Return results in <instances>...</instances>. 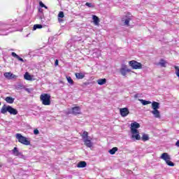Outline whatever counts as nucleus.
<instances>
[{"label": "nucleus", "instance_id": "1", "mask_svg": "<svg viewBox=\"0 0 179 179\" xmlns=\"http://www.w3.org/2000/svg\"><path fill=\"white\" fill-rule=\"evenodd\" d=\"M138 128H141V124H139V123L134 122L131 124V132L132 134L131 138L136 141H141V135H139Z\"/></svg>", "mask_w": 179, "mask_h": 179}, {"label": "nucleus", "instance_id": "2", "mask_svg": "<svg viewBox=\"0 0 179 179\" xmlns=\"http://www.w3.org/2000/svg\"><path fill=\"white\" fill-rule=\"evenodd\" d=\"M40 100L43 106L51 105V95L50 94L43 93L41 94Z\"/></svg>", "mask_w": 179, "mask_h": 179}, {"label": "nucleus", "instance_id": "3", "mask_svg": "<svg viewBox=\"0 0 179 179\" xmlns=\"http://www.w3.org/2000/svg\"><path fill=\"white\" fill-rule=\"evenodd\" d=\"M15 138L20 143H22V145H24L25 146H29V145H30V141H29L27 138L23 136L22 134H16Z\"/></svg>", "mask_w": 179, "mask_h": 179}, {"label": "nucleus", "instance_id": "4", "mask_svg": "<svg viewBox=\"0 0 179 179\" xmlns=\"http://www.w3.org/2000/svg\"><path fill=\"white\" fill-rule=\"evenodd\" d=\"M161 159H162V160H164L168 166H170L171 167H174V164L171 161H170L171 158L167 152L162 153Z\"/></svg>", "mask_w": 179, "mask_h": 179}, {"label": "nucleus", "instance_id": "5", "mask_svg": "<svg viewBox=\"0 0 179 179\" xmlns=\"http://www.w3.org/2000/svg\"><path fill=\"white\" fill-rule=\"evenodd\" d=\"M129 65L132 69H142V64L135 60L129 62Z\"/></svg>", "mask_w": 179, "mask_h": 179}, {"label": "nucleus", "instance_id": "6", "mask_svg": "<svg viewBox=\"0 0 179 179\" xmlns=\"http://www.w3.org/2000/svg\"><path fill=\"white\" fill-rule=\"evenodd\" d=\"M131 72V69H128L127 65H124L123 67L120 69V73L122 76H126L127 73Z\"/></svg>", "mask_w": 179, "mask_h": 179}, {"label": "nucleus", "instance_id": "7", "mask_svg": "<svg viewBox=\"0 0 179 179\" xmlns=\"http://www.w3.org/2000/svg\"><path fill=\"white\" fill-rule=\"evenodd\" d=\"M120 113L122 117H127L129 114V109L128 108H120Z\"/></svg>", "mask_w": 179, "mask_h": 179}, {"label": "nucleus", "instance_id": "8", "mask_svg": "<svg viewBox=\"0 0 179 179\" xmlns=\"http://www.w3.org/2000/svg\"><path fill=\"white\" fill-rule=\"evenodd\" d=\"M83 142H84V145L87 148H93V143L92 142V140H90L89 138H86V139L83 140Z\"/></svg>", "mask_w": 179, "mask_h": 179}, {"label": "nucleus", "instance_id": "9", "mask_svg": "<svg viewBox=\"0 0 179 179\" xmlns=\"http://www.w3.org/2000/svg\"><path fill=\"white\" fill-rule=\"evenodd\" d=\"M72 114H73L74 115H78V114H80V107L76 106L72 108Z\"/></svg>", "mask_w": 179, "mask_h": 179}, {"label": "nucleus", "instance_id": "10", "mask_svg": "<svg viewBox=\"0 0 179 179\" xmlns=\"http://www.w3.org/2000/svg\"><path fill=\"white\" fill-rule=\"evenodd\" d=\"M92 20L95 26H99V24H100V18H99V17L96 15H92Z\"/></svg>", "mask_w": 179, "mask_h": 179}, {"label": "nucleus", "instance_id": "11", "mask_svg": "<svg viewBox=\"0 0 179 179\" xmlns=\"http://www.w3.org/2000/svg\"><path fill=\"white\" fill-rule=\"evenodd\" d=\"M9 107L10 106H6V105H3L1 109V114H6V113H9Z\"/></svg>", "mask_w": 179, "mask_h": 179}, {"label": "nucleus", "instance_id": "12", "mask_svg": "<svg viewBox=\"0 0 179 179\" xmlns=\"http://www.w3.org/2000/svg\"><path fill=\"white\" fill-rule=\"evenodd\" d=\"M152 110H158V108H160V103L157 101H152Z\"/></svg>", "mask_w": 179, "mask_h": 179}, {"label": "nucleus", "instance_id": "13", "mask_svg": "<svg viewBox=\"0 0 179 179\" xmlns=\"http://www.w3.org/2000/svg\"><path fill=\"white\" fill-rule=\"evenodd\" d=\"M155 118H160V111L158 109H154L151 111Z\"/></svg>", "mask_w": 179, "mask_h": 179}, {"label": "nucleus", "instance_id": "14", "mask_svg": "<svg viewBox=\"0 0 179 179\" xmlns=\"http://www.w3.org/2000/svg\"><path fill=\"white\" fill-rule=\"evenodd\" d=\"M86 166H87V164L85 161H81V162H78L77 164V167L78 169H83V168L86 167Z\"/></svg>", "mask_w": 179, "mask_h": 179}, {"label": "nucleus", "instance_id": "15", "mask_svg": "<svg viewBox=\"0 0 179 179\" xmlns=\"http://www.w3.org/2000/svg\"><path fill=\"white\" fill-rule=\"evenodd\" d=\"M96 83L100 86H103V85H106L107 83V79L106 78H101L96 80Z\"/></svg>", "mask_w": 179, "mask_h": 179}, {"label": "nucleus", "instance_id": "16", "mask_svg": "<svg viewBox=\"0 0 179 179\" xmlns=\"http://www.w3.org/2000/svg\"><path fill=\"white\" fill-rule=\"evenodd\" d=\"M8 113L13 115H17V110L12 108V106H10L8 108Z\"/></svg>", "mask_w": 179, "mask_h": 179}, {"label": "nucleus", "instance_id": "17", "mask_svg": "<svg viewBox=\"0 0 179 179\" xmlns=\"http://www.w3.org/2000/svg\"><path fill=\"white\" fill-rule=\"evenodd\" d=\"M5 101H6V103H8V104H13L15 99L12 96H6L5 99Z\"/></svg>", "mask_w": 179, "mask_h": 179}, {"label": "nucleus", "instance_id": "18", "mask_svg": "<svg viewBox=\"0 0 179 179\" xmlns=\"http://www.w3.org/2000/svg\"><path fill=\"white\" fill-rule=\"evenodd\" d=\"M12 57H13L14 58H16L17 59H18V61H21V62H24V60L22 57H19V55H17L15 52H13L11 53Z\"/></svg>", "mask_w": 179, "mask_h": 179}, {"label": "nucleus", "instance_id": "19", "mask_svg": "<svg viewBox=\"0 0 179 179\" xmlns=\"http://www.w3.org/2000/svg\"><path fill=\"white\" fill-rule=\"evenodd\" d=\"M13 153L14 156H20L22 155V152H19V150H17V148L15 147L13 150Z\"/></svg>", "mask_w": 179, "mask_h": 179}, {"label": "nucleus", "instance_id": "20", "mask_svg": "<svg viewBox=\"0 0 179 179\" xmlns=\"http://www.w3.org/2000/svg\"><path fill=\"white\" fill-rule=\"evenodd\" d=\"M75 76L77 79H83L85 78V73H76Z\"/></svg>", "mask_w": 179, "mask_h": 179}, {"label": "nucleus", "instance_id": "21", "mask_svg": "<svg viewBox=\"0 0 179 179\" xmlns=\"http://www.w3.org/2000/svg\"><path fill=\"white\" fill-rule=\"evenodd\" d=\"M166 64H167V62H166V60L161 59L160 62L158 63L159 65H160V66H162V68H166Z\"/></svg>", "mask_w": 179, "mask_h": 179}, {"label": "nucleus", "instance_id": "22", "mask_svg": "<svg viewBox=\"0 0 179 179\" xmlns=\"http://www.w3.org/2000/svg\"><path fill=\"white\" fill-rule=\"evenodd\" d=\"M83 141H85V139H89V133L86 131H85L83 132V134L81 135Z\"/></svg>", "mask_w": 179, "mask_h": 179}, {"label": "nucleus", "instance_id": "23", "mask_svg": "<svg viewBox=\"0 0 179 179\" xmlns=\"http://www.w3.org/2000/svg\"><path fill=\"white\" fill-rule=\"evenodd\" d=\"M115 152H118V148L114 147L109 150L110 155H115Z\"/></svg>", "mask_w": 179, "mask_h": 179}, {"label": "nucleus", "instance_id": "24", "mask_svg": "<svg viewBox=\"0 0 179 179\" xmlns=\"http://www.w3.org/2000/svg\"><path fill=\"white\" fill-rule=\"evenodd\" d=\"M140 101L143 104V106H148V104H152V102L150 101L141 99L140 100Z\"/></svg>", "mask_w": 179, "mask_h": 179}, {"label": "nucleus", "instance_id": "25", "mask_svg": "<svg viewBox=\"0 0 179 179\" xmlns=\"http://www.w3.org/2000/svg\"><path fill=\"white\" fill-rule=\"evenodd\" d=\"M24 78L26 80H31V76L28 72L25 73Z\"/></svg>", "mask_w": 179, "mask_h": 179}, {"label": "nucleus", "instance_id": "26", "mask_svg": "<svg viewBox=\"0 0 179 179\" xmlns=\"http://www.w3.org/2000/svg\"><path fill=\"white\" fill-rule=\"evenodd\" d=\"M131 20H132V18H131V17H127V18L124 20V24L125 26H129V22H131Z\"/></svg>", "mask_w": 179, "mask_h": 179}, {"label": "nucleus", "instance_id": "27", "mask_svg": "<svg viewBox=\"0 0 179 179\" xmlns=\"http://www.w3.org/2000/svg\"><path fill=\"white\" fill-rule=\"evenodd\" d=\"M4 76L5 78H6L7 79H10V78H12V73L10 72H6L4 73Z\"/></svg>", "mask_w": 179, "mask_h": 179}, {"label": "nucleus", "instance_id": "28", "mask_svg": "<svg viewBox=\"0 0 179 179\" xmlns=\"http://www.w3.org/2000/svg\"><path fill=\"white\" fill-rule=\"evenodd\" d=\"M141 139L143 141V142H146V141L149 139V136H148V134H143Z\"/></svg>", "mask_w": 179, "mask_h": 179}, {"label": "nucleus", "instance_id": "29", "mask_svg": "<svg viewBox=\"0 0 179 179\" xmlns=\"http://www.w3.org/2000/svg\"><path fill=\"white\" fill-rule=\"evenodd\" d=\"M37 29H43V25L41 24L34 25V30H37Z\"/></svg>", "mask_w": 179, "mask_h": 179}, {"label": "nucleus", "instance_id": "30", "mask_svg": "<svg viewBox=\"0 0 179 179\" xmlns=\"http://www.w3.org/2000/svg\"><path fill=\"white\" fill-rule=\"evenodd\" d=\"M67 82L70 83V85H73V80H72V78L71 76L66 77Z\"/></svg>", "mask_w": 179, "mask_h": 179}, {"label": "nucleus", "instance_id": "31", "mask_svg": "<svg viewBox=\"0 0 179 179\" xmlns=\"http://www.w3.org/2000/svg\"><path fill=\"white\" fill-rule=\"evenodd\" d=\"M86 6H88V8H94V5H93L92 3L87 2L85 3Z\"/></svg>", "mask_w": 179, "mask_h": 179}, {"label": "nucleus", "instance_id": "32", "mask_svg": "<svg viewBox=\"0 0 179 179\" xmlns=\"http://www.w3.org/2000/svg\"><path fill=\"white\" fill-rule=\"evenodd\" d=\"M174 68L176 71V75H177L178 78H179V67H178V66H175Z\"/></svg>", "mask_w": 179, "mask_h": 179}, {"label": "nucleus", "instance_id": "33", "mask_svg": "<svg viewBox=\"0 0 179 179\" xmlns=\"http://www.w3.org/2000/svg\"><path fill=\"white\" fill-rule=\"evenodd\" d=\"M39 5H40L41 8H45V9H48V7H47L46 6H45V5L43 3V1H40V2H39Z\"/></svg>", "mask_w": 179, "mask_h": 179}, {"label": "nucleus", "instance_id": "34", "mask_svg": "<svg viewBox=\"0 0 179 179\" xmlns=\"http://www.w3.org/2000/svg\"><path fill=\"white\" fill-rule=\"evenodd\" d=\"M64 12L60 11L58 14V17H61V19H62L64 17Z\"/></svg>", "mask_w": 179, "mask_h": 179}, {"label": "nucleus", "instance_id": "35", "mask_svg": "<svg viewBox=\"0 0 179 179\" xmlns=\"http://www.w3.org/2000/svg\"><path fill=\"white\" fill-rule=\"evenodd\" d=\"M34 135H38L40 134V131H38V129H35L34 130Z\"/></svg>", "mask_w": 179, "mask_h": 179}, {"label": "nucleus", "instance_id": "36", "mask_svg": "<svg viewBox=\"0 0 179 179\" xmlns=\"http://www.w3.org/2000/svg\"><path fill=\"white\" fill-rule=\"evenodd\" d=\"M58 63H59L58 59H56L55 62V66H58Z\"/></svg>", "mask_w": 179, "mask_h": 179}, {"label": "nucleus", "instance_id": "37", "mask_svg": "<svg viewBox=\"0 0 179 179\" xmlns=\"http://www.w3.org/2000/svg\"><path fill=\"white\" fill-rule=\"evenodd\" d=\"M16 78V76L14 74H12V76L10 77V79H15Z\"/></svg>", "mask_w": 179, "mask_h": 179}, {"label": "nucleus", "instance_id": "38", "mask_svg": "<svg viewBox=\"0 0 179 179\" xmlns=\"http://www.w3.org/2000/svg\"><path fill=\"white\" fill-rule=\"evenodd\" d=\"M176 146H177V148H179V141H176Z\"/></svg>", "mask_w": 179, "mask_h": 179}, {"label": "nucleus", "instance_id": "39", "mask_svg": "<svg viewBox=\"0 0 179 179\" xmlns=\"http://www.w3.org/2000/svg\"><path fill=\"white\" fill-rule=\"evenodd\" d=\"M1 103L0 102V106H1Z\"/></svg>", "mask_w": 179, "mask_h": 179}, {"label": "nucleus", "instance_id": "40", "mask_svg": "<svg viewBox=\"0 0 179 179\" xmlns=\"http://www.w3.org/2000/svg\"><path fill=\"white\" fill-rule=\"evenodd\" d=\"M0 167H1V165H0Z\"/></svg>", "mask_w": 179, "mask_h": 179}]
</instances>
